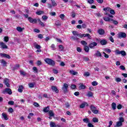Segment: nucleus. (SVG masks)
<instances>
[{"label":"nucleus","mask_w":127,"mask_h":127,"mask_svg":"<svg viewBox=\"0 0 127 127\" xmlns=\"http://www.w3.org/2000/svg\"><path fill=\"white\" fill-rule=\"evenodd\" d=\"M45 62L47 64L51 65V66H55V62L51 59L46 58L45 59Z\"/></svg>","instance_id":"obj_1"},{"label":"nucleus","mask_w":127,"mask_h":127,"mask_svg":"<svg viewBox=\"0 0 127 127\" xmlns=\"http://www.w3.org/2000/svg\"><path fill=\"white\" fill-rule=\"evenodd\" d=\"M116 55H122V56H127V53L125 51H120L119 50L115 51Z\"/></svg>","instance_id":"obj_2"},{"label":"nucleus","mask_w":127,"mask_h":127,"mask_svg":"<svg viewBox=\"0 0 127 127\" xmlns=\"http://www.w3.org/2000/svg\"><path fill=\"white\" fill-rule=\"evenodd\" d=\"M90 110L93 114H99V111L97 110V108L96 107L94 106V105H91L90 106Z\"/></svg>","instance_id":"obj_3"},{"label":"nucleus","mask_w":127,"mask_h":127,"mask_svg":"<svg viewBox=\"0 0 127 127\" xmlns=\"http://www.w3.org/2000/svg\"><path fill=\"white\" fill-rule=\"evenodd\" d=\"M3 94H8V95H11L12 94V91H11V89L10 88H5L4 90L2 91Z\"/></svg>","instance_id":"obj_4"},{"label":"nucleus","mask_w":127,"mask_h":127,"mask_svg":"<svg viewBox=\"0 0 127 127\" xmlns=\"http://www.w3.org/2000/svg\"><path fill=\"white\" fill-rule=\"evenodd\" d=\"M28 20L29 21V22H30V23H33V24L37 23V20L36 19H33L31 17H28Z\"/></svg>","instance_id":"obj_5"},{"label":"nucleus","mask_w":127,"mask_h":127,"mask_svg":"<svg viewBox=\"0 0 127 127\" xmlns=\"http://www.w3.org/2000/svg\"><path fill=\"white\" fill-rule=\"evenodd\" d=\"M68 85L66 83H64L62 87V90L64 91V93H68Z\"/></svg>","instance_id":"obj_6"},{"label":"nucleus","mask_w":127,"mask_h":127,"mask_svg":"<svg viewBox=\"0 0 127 127\" xmlns=\"http://www.w3.org/2000/svg\"><path fill=\"white\" fill-rule=\"evenodd\" d=\"M119 38H126L127 37V34L124 32H120L118 34Z\"/></svg>","instance_id":"obj_7"},{"label":"nucleus","mask_w":127,"mask_h":127,"mask_svg":"<svg viewBox=\"0 0 127 127\" xmlns=\"http://www.w3.org/2000/svg\"><path fill=\"white\" fill-rule=\"evenodd\" d=\"M0 57L7 58V59H10V56L6 54L0 53Z\"/></svg>","instance_id":"obj_8"},{"label":"nucleus","mask_w":127,"mask_h":127,"mask_svg":"<svg viewBox=\"0 0 127 127\" xmlns=\"http://www.w3.org/2000/svg\"><path fill=\"white\" fill-rule=\"evenodd\" d=\"M4 83L6 85L7 88H9L10 87V85H9V79H8V78H5L4 79Z\"/></svg>","instance_id":"obj_9"},{"label":"nucleus","mask_w":127,"mask_h":127,"mask_svg":"<svg viewBox=\"0 0 127 127\" xmlns=\"http://www.w3.org/2000/svg\"><path fill=\"white\" fill-rule=\"evenodd\" d=\"M0 46L2 49H7V46L2 42H0Z\"/></svg>","instance_id":"obj_10"},{"label":"nucleus","mask_w":127,"mask_h":127,"mask_svg":"<svg viewBox=\"0 0 127 127\" xmlns=\"http://www.w3.org/2000/svg\"><path fill=\"white\" fill-rule=\"evenodd\" d=\"M97 45H98V43L93 42L91 43H90L89 45V47H90V48H94V47L97 46Z\"/></svg>","instance_id":"obj_11"},{"label":"nucleus","mask_w":127,"mask_h":127,"mask_svg":"<svg viewBox=\"0 0 127 127\" xmlns=\"http://www.w3.org/2000/svg\"><path fill=\"white\" fill-rule=\"evenodd\" d=\"M94 55L96 56V57H100V58L102 57V54L99 51H96L95 52Z\"/></svg>","instance_id":"obj_12"},{"label":"nucleus","mask_w":127,"mask_h":127,"mask_svg":"<svg viewBox=\"0 0 127 127\" xmlns=\"http://www.w3.org/2000/svg\"><path fill=\"white\" fill-rule=\"evenodd\" d=\"M98 33H99L100 35H104V34H105V30L103 29H99L98 30Z\"/></svg>","instance_id":"obj_13"},{"label":"nucleus","mask_w":127,"mask_h":127,"mask_svg":"<svg viewBox=\"0 0 127 127\" xmlns=\"http://www.w3.org/2000/svg\"><path fill=\"white\" fill-rule=\"evenodd\" d=\"M52 91L55 92V93H59V90L57 89V87L53 86L51 87Z\"/></svg>","instance_id":"obj_14"},{"label":"nucleus","mask_w":127,"mask_h":127,"mask_svg":"<svg viewBox=\"0 0 127 127\" xmlns=\"http://www.w3.org/2000/svg\"><path fill=\"white\" fill-rule=\"evenodd\" d=\"M100 44H101V45H107V44H108V41L106 40L103 39L100 41Z\"/></svg>","instance_id":"obj_15"},{"label":"nucleus","mask_w":127,"mask_h":127,"mask_svg":"<svg viewBox=\"0 0 127 127\" xmlns=\"http://www.w3.org/2000/svg\"><path fill=\"white\" fill-rule=\"evenodd\" d=\"M50 110V107L49 106H47V107H45L43 109L44 113H48L49 112Z\"/></svg>","instance_id":"obj_16"},{"label":"nucleus","mask_w":127,"mask_h":127,"mask_svg":"<svg viewBox=\"0 0 127 127\" xmlns=\"http://www.w3.org/2000/svg\"><path fill=\"white\" fill-rule=\"evenodd\" d=\"M88 105V104L87 103V102H83L79 106V108H80V109H84V108H85V106Z\"/></svg>","instance_id":"obj_17"},{"label":"nucleus","mask_w":127,"mask_h":127,"mask_svg":"<svg viewBox=\"0 0 127 127\" xmlns=\"http://www.w3.org/2000/svg\"><path fill=\"white\" fill-rule=\"evenodd\" d=\"M103 19L105 20V21H111V20H113V19L110 18L107 16H104Z\"/></svg>","instance_id":"obj_18"},{"label":"nucleus","mask_w":127,"mask_h":127,"mask_svg":"<svg viewBox=\"0 0 127 127\" xmlns=\"http://www.w3.org/2000/svg\"><path fill=\"white\" fill-rule=\"evenodd\" d=\"M2 118H3L5 121H7V120H8V118H7V115L4 113H2Z\"/></svg>","instance_id":"obj_19"},{"label":"nucleus","mask_w":127,"mask_h":127,"mask_svg":"<svg viewBox=\"0 0 127 127\" xmlns=\"http://www.w3.org/2000/svg\"><path fill=\"white\" fill-rule=\"evenodd\" d=\"M72 34L74 36H78V37H80V33H79L77 31H73L72 32Z\"/></svg>","instance_id":"obj_20"},{"label":"nucleus","mask_w":127,"mask_h":127,"mask_svg":"<svg viewBox=\"0 0 127 127\" xmlns=\"http://www.w3.org/2000/svg\"><path fill=\"white\" fill-rule=\"evenodd\" d=\"M69 73H70V74L71 75H78V72L77 71H75L73 70H70L69 71Z\"/></svg>","instance_id":"obj_21"},{"label":"nucleus","mask_w":127,"mask_h":127,"mask_svg":"<svg viewBox=\"0 0 127 127\" xmlns=\"http://www.w3.org/2000/svg\"><path fill=\"white\" fill-rule=\"evenodd\" d=\"M18 92H19V93H22V92L23 91V86L20 85L19 86V88L18 89Z\"/></svg>","instance_id":"obj_22"},{"label":"nucleus","mask_w":127,"mask_h":127,"mask_svg":"<svg viewBox=\"0 0 127 127\" xmlns=\"http://www.w3.org/2000/svg\"><path fill=\"white\" fill-rule=\"evenodd\" d=\"M19 68V64H16L14 66L12 67V70H13V71L15 70H17Z\"/></svg>","instance_id":"obj_23"},{"label":"nucleus","mask_w":127,"mask_h":127,"mask_svg":"<svg viewBox=\"0 0 127 127\" xmlns=\"http://www.w3.org/2000/svg\"><path fill=\"white\" fill-rule=\"evenodd\" d=\"M0 63H1L2 65L4 66H6V64H7V63L5 62L4 60H2L0 61Z\"/></svg>","instance_id":"obj_24"},{"label":"nucleus","mask_w":127,"mask_h":127,"mask_svg":"<svg viewBox=\"0 0 127 127\" xmlns=\"http://www.w3.org/2000/svg\"><path fill=\"white\" fill-rule=\"evenodd\" d=\"M78 89H79V90H84L85 89H86V86L84 85V84H83V83H82L80 86L79 87Z\"/></svg>","instance_id":"obj_25"},{"label":"nucleus","mask_w":127,"mask_h":127,"mask_svg":"<svg viewBox=\"0 0 127 127\" xmlns=\"http://www.w3.org/2000/svg\"><path fill=\"white\" fill-rule=\"evenodd\" d=\"M111 106L113 110H116V109H117V104H116V103L113 102Z\"/></svg>","instance_id":"obj_26"},{"label":"nucleus","mask_w":127,"mask_h":127,"mask_svg":"<svg viewBox=\"0 0 127 127\" xmlns=\"http://www.w3.org/2000/svg\"><path fill=\"white\" fill-rule=\"evenodd\" d=\"M50 126L51 127H57V126H56V124L54 122H51Z\"/></svg>","instance_id":"obj_27"},{"label":"nucleus","mask_w":127,"mask_h":127,"mask_svg":"<svg viewBox=\"0 0 127 127\" xmlns=\"http://www.w3.org/2000/svg\"><path fill=\"white\" fill-rule=\"evenodd\" d=\"M44 13V11L40 10L36 12V14H37L38 15H41V14Z\"/></svg>","instance_id":"obj_28"},{"label":"nucleus","mask_w":127,"mask_h":127,"mask_svg":"<svg viewBox=\"0 0 127 127\" xmlns=\"http://www.w3.org/2000/svg\"><path fill=\"white\" fill-rule=\"evenodd\" d=\"M49 114L50 117H54V113H53V111H52V110H50L49 111Z\"/></svg>","instance_id":"obj_29"},{"label":"nucleus","mask_w":127,"mask_h":127,"mask_svg":"<svg viewBox=\"0 0 127 127\" xmlns=\"http://www.w3.org/2000/svg\"><path fill=\"white\" fill-rule=\"evenodd\" d=\"M83 122L85 123V124H88V123H90V120L87 118L83 119Z\"/></svg>","instance_id":"obj_30"},{"label":"nucleus","mask_w":127,"mask_h":127,"mask_svg":"<svg viewBox=\"0 0 127 127\" xmlns=\"http://www.w3.org/2000/svg\"><path fill=\"white\" fill-rule=\"evenodd\" d=\"M84 51H85V52H89V47L87 46H85L84 47Z\"/></svg>","instance_id":"obj_31"},{"label":"nucleus","mask_w":127,"mask_h":127,"mask_svg":"<svg viewBox=\"0 0 127 127\" xmlns=\"http://www.w3.org/2000/svg\"><path fill=\"white\" fill-rule=\"evenodd\" d=\"M87 97H93V92L89 91L88 92L87 94Z\"/></svg>","instance_id":"obj_32"},{"label":"nucleus","mask_w":127,"mask_h":127,"mask_svg":"<svg viewBox=\"0 0 127 127\" xmlns=\"http://www.w3.org/2000/svg\"><path fill=\"white\" fill-rule=\"evenodd\" d=\"M59 49L60 51H63V50H64V47H63L62 45H59Z\"/></svg>","instance_id":"obj_33"},{"label":"nucleus","mask_w":127,"mask_h":127,"mask_svg":"<svg viewBox=\"0 0 127 127\" xmlns=\"http://www.w3.org/2000/svg\"><path fill=\"white\" fill-rule=\"evenodd\" d=\"M116 126H117V127H122V126H123V123L119 121L117 122Z\"/></svg>","instance_id":"obj_34"},{"label":"nucleus","mask_w":127,"mask_h":127,"mask_svg":"<svg viewBox=\"0 0 127 127\" xmlns=\"http://www.w3.org/2000/svg\"><path fill=\"white\" fill-rule=\"evenodd\" d=\"M71 39L73 40H78L79 39V38L77 37V36H72L71 37Z\"/></svg>","instance_id":"obj_35"},{"label":"nucleus","mask_w":127,"mask_h":127,"mask_svg":"<svg viewBox=\"0 0 127 127\" xmlns=\"http://www.w3.org/2000/svg\"><path fill=\"white\" fill-rule=\"evenodd\" d=\"M103 10H104V11H110V10H111V8L109 7H107L104 8Z\"/></svg>","instance_id":"obj_36"},{"label":"nucleus","mask_w":127,"mask_h":127,"mask_svg":"<svg viewBox=\"0 0 127 127\" xmlns=\"http://www.w3.org/2000/svg\"><path fill=\"white\" fill-rule=\"evenodd\" d=\"M104 51H105L107 53H111V50L107 49V48L104 49Z\"/></svg>","instance_id":"obj_37"},{"label":"nucleus","mask_w":127,"mask_h":127,"mask_svg":"<svg viewBox=\"0 0 127 127\" xmlns=\"http://www.w3.org/2000/svg\"><path fill=\"white\" fill-rule=\"evenodd\" d=\"M52 1V4L53 5V6H56V5H57V4L56 3V2H55V1H54V0H51Z\"/></svg>","instance_id":"obj_38"},{"label":"nucleus","mask_w":127,"mask_h":127,"mask_svg":"<svg viewBox=\"0 0 127 127\" xmlns=\"http://www.w3.org/2000/svg\"><path fill=\"white\" fill-rule=\"evenodd\" d=\"M119 122H121V123H124L125 122V119H124V117H120L119 119Z\"/></svg>","instance_id":"obj_39"},{"label":"nucleus","mask_w":127,"mask_h":127,"mask_svg":"<svg viewBox=\"0 0 127 127\" xmlns=\"http://www.w3.org/2000/svg\"><path fill=\"white\" fill-rule=\"evenodd\" d=\"M16 29H17V31H18L19 32H21L23 30V29H22V28L21 27H17L16 28Z\"/></svg>","instance_id":"obj_40"},{"label":"nucleus","mask_w":127,"mask_h":127,"mask_svg":"<svg viewBox=\"0 0 127 127\" xmlns=\"http://www.w3.org/2000/svg\"><path fill=\"white\" fill-rule=\"evenodd\" d=\"M109 12H110L111 14H115L116 12H115V10L110 9Z\"/></svg>","instance_id":"obj_41"},{"label":"nucleus","mask_w":127,"mask_h":127,"mask_svg":"<svg viewBox=\"0 0 127 127\" xmlns=\"http://www.w3.org/2000/svg\"><path fill=\"white\" fill-rule=\"evenodd\" d=\"M51 48H52V50H56V48H55V45H54V44L51 45Z\"/></svg>","instance_id":"obj_42"},{"label":"nucleus","mask_w":127,"mask_h":127,"mask_svg":"<svg viewBox=\"0 0 127 127\" xmlns=\"http://www.w3.org/2000/svg\"><path fill=\"white\" fill-rule=\"evenodd\" d=\"M115 81L116 82H122V78H121L120 77H116L115 78Z\"/></svg>","instance_id":"obj_43"},{"label":"nucleus","mask_w":127,"mask_h":127,"mask_svg":"<svg viewBox=\"0 0 127 127\" xmlns=\"http://www.w3.org/2000/svg\"><path fill=\"white\" fill-rule=\"evenodd\" d=\"M20 73L21 75H22V76H25L26 75V73L22 70H20Z\"/></svg>","instance_id":"obj_44"},{"label":"nucleus","mask_w":127,"mask_h":127,"mask_svg":"<svg viewBox=\"0 0 127 127\" xmlns=\"http://www.w3.org/2000/svg\"><path fill=\"white\" fill-rule=\"evenodd\" d=\"M79 35H80V38H82V37H86V36H87V34H82L80 33Z\"/></svg>","instance_id":"obj_45"},{"label":"nucleus","mask_w":127,"mask_h":127,"mask_svg":"<svg viewBox=\"0 0 127 127\" xmlns=\"http://www.w3.org/2000/svg\"><path fill=\"white\" fill-rule=\"evenodd\" d=\"M3 39H4V41L5 42H8L9 39L8 38V37L7 36H5L4 37Z\"/></svg>","instance_id":"obj_46"},{"label":"nucleus","mask_w":127,"mask_h":127,"mask_svg":"<svg viewBox=\"0 0 127 127\" xmlns=\"http://www.w3.org/2000/svg\"><path fill=\"white\" fill-rule=\"evenodd\" d=\"M71 17H72V18H75V16H76V13H75V12L72 11L71 12Z\"/></svg>","instance_id":"obj_47"},{"label":"nucleus","mask_w":127,"mask_h":127,"mask_svg":"<svg viewBox=\"0 0 127 127\" xmlns=\"http://www.w3.org/2000/svg\"><path fill=\"white\" fill-rule=\"evenodd\" d=\"M60 18H61V19H62V20H64V17H65V15H64V14H61L60 15Z\"/></svg>","instance_id":"obj_48"},{"label":"nucleus","mask_w":127,"mask_h":127,"mask_svg":"<svg viewBox=\"0 0 127 127\" xmlns=\"http://www.w3.org/2000/svg\"><path fill=\"white\" fill-rule=\"evenodd\" d=\"M92 121H93V123H98V122H99V120H98V119L96 118H94L92 119Z\"/></svg>","instance_id":"obj_49"},{"label":"nucleus","mask_w":127,"mask_h":127,"mask_svg":"<svg viewBox=\"0 0 127 127\" xmlns=\"http://www.w3.org/2000/svg\"><path fill=\"white\" fill-rule=\"evenodd\" d=\"M35 47L36 49H40L41 48V46L38 44L35 45Z\"/></svg>","instance_id":"obj_50"},{"label":"nucleus","mask_w":127,"mask_h":127,"mask_svg":"<svg viewBox=\"0 0 127 127\" xmlns=\"http://www.w3.org/2000/svg\"><path fill=\"white\" fill-rule=\"evenodd\" d=\"M84 76H85V77H88L90 76V73L89 72H84Z\"/></svg>","instance_id":"obj_51"},{"label":"nucleus","mask_w":127,"mask_h":127,"mask_svg":"<svg viewBox=\"0 0 127 127\" xmlns=\"http://www.w3.org/2000/svg\"><path fill=\"white\" fill-rule=\"evenodd\" d=\"M8 104L10 106H12L13 105H14V102L12 101H10L8 102Z\"/></svg>","instance_id":"obj_52"},{"label":"nucleus","mask_w":127,"mask_h":127,"mask_svg":"<svg viewBox=\"0 0 127 127\" xmlns=\"http://www.w3.org/2000/svg\"><path fill=\"white\" fill-rule=\"evenodd\" d=\"M111 21H112V22L114 23V24H115V25H117V24H119L118 21L114 20V19H113V20H111Z\"/></svg>","instance_id":"obj_53"},{"label":"nucleus","mask_w":127,"mask_h":127,"mask_svg":"<svg viewBox=\"0 0 127 127\" xmlns=\"http://www.w3.org/2000/svg\"><path fill=\"white\" fill-rule=\"evenodd\" d=\"M87 2L90 4H93L94 3V0H87Z\"/></svg>","instance_id":"obj_54"},{"label":"nucleus","mask_w":127,"mask_h":127,"mask_svg":"<svg viewBox=\"0 0 127 127\" xmlns=\"http://www.w3.org/2000/svg\"><path fill=\"white\" fill-rule=\"evenodd\" d=\"M103 54L104 55V57L105 58H109V55L106 54L104 52H103Z\"/></svg>","instance_id":"obj_55"},{"label":"nucleus","mask_w":127,"mask_h":127,"mask_svg":"<svg viewBox=\"0 0 127 127\" xmlns=\"http://www.w3.org/2000/svg\"><path fill=\"white\" fill-rule=\"evenodd\" d=\"M92 86H97L98 82H97L96 81H93L92 82Z\"/></svg>","instance_id":"obj_56"},{"label":"nucleus","mask_w":127,"mask_h":127,"mask_svg":"<svg viewBox=\"0 0 127 127\" xmlns=\"http://www.w3.org/2000/svg\"><path fill=\"white\" fill-rule=\"evenodd\" d=\"M109 40H110V41H111L113 43H114V38H113V36H110V37H109Z\"/></svg>","instance_id":"obj_57"},{"label":"nucleus","mask_w":127,"mask_h":127,"mask_svg":"<svg viewBox=\"0 0 127 127\" xmlns=\"http://www.w3.org/2000/svg\"><path fill=\"white\" fill-rule=\"evenodd\" d=\"M122 108H123V105H122V104H119L117 106V109H118V110H121V109H122Z\"/></svg>","instance_id":"obj_58"},{"label":"nucleus","mask_w":127,"mask_h":127,"mask_svg":"<svg viewBox=\"0 0 127 127\" xmlns=\"http://www.w3.org/2000/svg\"><path fill=\"white\" fill-rule=\"evenodd\" d=\"M33 105L35 107H37V108H38V107H39V104H38L37 102H34Z\"/></svg>","instance_id":"obj_59"},{"label":"nucleus","mask_w":127,"mask_h":127,"mask_svg":"<svg viewBox=\"0 0 127 127\" xmlns=\"http://www.w3.org/2000/svg\"><path fill=\"white\" fill-rule=\"evenodd\" d=\"M8 112L9 113H13V109H12V108H9L8 110Z\"/></svg>","instance_id":"obj_60"},{"label":"nucleus","mask_w":127,"mask_h":127,"mask_svg":"<svg viewBox=\"0 0 127 127\" xmlns=\"http://www.w3.org/2000/svg\"><path fill=\"white\" fill-rule=\"evenodd\" d=\"M33 71H35V72H36V73H38V69H37V67H35V66H34L33 67Z\"/></svg>","instance_id":"obj_61"},{"label":"nucleus","mask_w":127,"mask_h":127,"mask_svg":"<svg viewBox=\"0 0 127 127\" xmlns=\"http://www.w3.org/2000/svg\"><path fill=\"white\" fill-rule=\"evenodd\" d=\"M81 43L82 45H87V42H86L85 41H81Z\"/></svg>","instance_id":"obj_62"},{"label":"nucleus","mask_w":127,"mask_h":127,"mask_svg":"<svg viewBox=\"0 0 127 127\" xmlns=\"http://www.w3.org/2000/svg\"><path fill=\"white\" fill-rule=\"evenodd\" d=\"M42 18H43V19L44 20H46V19H48V17H47V16H46V15H43V16H42Z\"/></svg>","instance_id":"obj_63"},{"label":"nucleus","mask_w":127,"mask_h":127,"mask_svg":"<svg viewBox=\"0 0 127 127\" xmlns=\"http://www.w3.org/2000/svg\"><path fill=\"white\" fill-rule=\"evenodd\" d=\"M87 127H94V125H93V124H91V123H88Z\"/></svg>","instance_id":"obj_64"}]
</instances>
